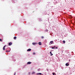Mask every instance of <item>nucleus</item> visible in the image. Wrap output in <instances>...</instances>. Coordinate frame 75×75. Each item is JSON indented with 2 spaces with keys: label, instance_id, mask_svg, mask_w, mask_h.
Returning a JSON list of instances; mask_svg holds the SVG:
<instances>
[{
  "label": "nucleus",
  "instance_id": "obj_1",
  "mask_svg": "<svg viewBox=\"0 0 75 75\" xmlns=\"http://www.w3.org/2000/svg\"><path fill=\"white\" fill-rule=\"evenodd\" d=\"M66 66H69V63H67L66 64H65Z\"/></svg>",
  "mask_w": 75,
  "mask_h": 75
},
{
  "label": "nucleus",
  "instance_id": "obj_2",
  "mask_svg": "<svg viewBox=\"0 0 75 75\" xmlns=\"http://www.w3.org/2000/svg\"><path fill=\"white\" fill-rule=\"evenodd\" d=\"M6 50L7 51H8V50H10V48L9 47H8L6 49Z\"/></svg>",
  "mask_w": 75,
  "mask_h": 75
},
{
  "label": "nucleus",
  "instance_id": "obj_3",
  "mask_svg": "<svg viewBox=\"0 0 75 75\" xmlns=\"http://www.w3.org/2000/svg\"><path fill=\"white\" fill-rule=\"evenodd\" d=\"M6 45L4 46L3 47V50H4V51H5V47H6Z\"/></svg>",
  "mask_w": 75,
  "mask_h": 75
},
{
  "label": "nucleus",
  "instance_id": "obj_4",
  "mask_svg": "<svg viewBox=\"0 0 75 75\" xmlns=\"http://www.w3.org/2000/svg\"><path fill=\"white\" fill-rule=\"evenodd\" d=\"M38 43H32L33 45H35L36 44H38Z\"/></svg>",
  "mask_w": 75,
  "mask_h": 75
},
{
  "label": "nucleus",
  "instance_id": "obj_5",
  "mask_svg": "<svg viewBox=\"0 0 75 75\" xmlns=\"http://www.w3.org/2000/svg\"><path fill=\"white\" fill-rule=\"evenodd\" d=\"M31 64V62H27V64Z\"/></svg>",
  "mask_w": 75,
  "mask_h": 75
},
{
  "label": "nucleus",
  "instance_id": "obj_6",
  "mask_svg": "<svg viewBox=\"0 0 75 75\" xmlns=\"http://www.w3.org/2000/svg\"><path fill=\"white\" fill-rule=\"evenodd\" d=\"M31 49H29L27 50V51H31Z\"/></svg>",
  "mask_w": 75,
  "mask_h": 75
},
{
  "label": "nucleus",
  "instance_id": "obj_7",
  "mask_svg": "<svg viewBox=\"0 0 75 75\" xmlns=\"http://www.w3.org/2000/svg\"><path fill=\"white\" fill-rule=\"evenodd\" d=\"M50 54L51 56H52V55H53V54H52V52H50Z\"/></svg>",
  "mask_w": 75,
  "mask_h": 75
},
{
  "label": "nucleus",
  "instance_id": "obj_8",
  "mask_svg": "<svg viewBox=\"0 0 75 75\" xmlns=\"http://www.w3.org/2000/svg\"><path fill=\"white\" fill-rule=\"evenodd\" d=\"M38 44L40 45H41L42 44H41V42H39L38 43Z\"/></svg>",
  "mask_w": 75,
  "mask_h": 75
},
{
  "label": "nucleus",
  "instance_id": "obj_9",
  "mask_svg": "<svg viewBox=\"0 0 75 75\" xmlns=\"http://www.w3.org/2000/svg\"><path fill=\"white\" fill-rule=\"evenodd\" d=\"M12 44V43L11 42H10L8 43L9 45H11Z\"/></svg>",
  "mask_w": 75,
  "mask_h": 75
},
{
  "label": "nucleus",
  "instance_id": "obj_10",
  "mask_svg": "<svg viewBox=\"0 0 75 75\" xmlns=\"http://www.w3.org/2000/svg\"><path fill=\"white\" fill-rule=\"evenodd\" d=\"M42 74H41V73H40L37 74V75H41Z\"/></svg>",
  "mask_w": 75,
  "mask_h": 75
},
{
  "label": "nucleus",
  "instance_id": "obj_11",
  "mask_svg": "<svg viewBox=\"0 0 75 75\" xmlns=\"http://www.w3.org/2000/svg\"><path fill=\"white\" fill-rule=\"evenodd\" d=\"M50 44H52V43H53V41H51L50 42Z\"/></svg>",
  "mask_w": 75,
  "mask_h": 75
},
{
  "label": "nucleus",
  "instance_id": "obj_12",
  "mask_svg": "<svg viewBox=\"0 0 75 75\" xmlns=\"http://www.w3.org/2000/svg\"><path fill=\"white\" fill-rule=\"evenodd\" d=\"M16 38H17V37L15 36L13 38V39H14V40H16Z\"/></svg>",
  "mask_w": 75,
  "mask_h": 75
},
{
  "label": "nucleus",
  "instance_id": "obj_13",
  "mask_svg": "<svg viewBox=\"0 0 75 75\" xmlns=\"http://www.w3.org/2000/svg\"><path fill=\"white\" fill-rule=\"evenodd\" d=\"M52 74L53 75H56V74H55V73H53Z\"/></svg>",
  "mask_w": 75,
  "mask_h": 75
},
{
  "label": "nucleus",
  "instance_id": "obj_14",
  "mask_svg": "<svg viewBox=\"0 0 75 75\" xmlns=\"http://www.w3.org/2000/svg\"><path fill=\"white\" fill-rule=\"evenodd\" d=\"M35 72L34 71H33L32 73V74H35Z\"/></svg>",
  "mask_w": 75,
  "mask_h": 75
},
{
  "label": "nucleus",
  "instance_id": "obj_15",
  "mask_svg": "<svg viewBox=\"0 0 75 75\" xmlns=\"http://www.w3.org/2000/svg\"><path fill=\"white\" fill-rule=\"evenodd\" d=\"M51 48H52V49H54V47H51Z\"/></svg>",
  "mask_w": 75,
  "mask_h": 75
},
{
  "label": "nucleus",
  "instance_id": "obj_16",
  "mask_svg": "<svg viewBox=\"0 0 75 75\" xmlns=\"http://www.w3.org/2000/svg\"><path fill=\"white\" fill-rule=\"evenodd\" d=\"M10 50H6V52H10Z\"/></svg>",
  "mask_w": 75,
  "mask_h": 75
},
{
  "label": "nucleus",
  "instance_id": "obj_17",
  "mask_svg": "<svg viewBox=\"0 0 75 75\" xmlns=\"http://www.w3.org/2000/svg\"><path fill=\"white\" fill-rule=\"evenodd\" d=\"M63 43H65V40H63Z\"/></svg>",
  "mask_w": 75,
  "mask_h": 75
},
{
  "label": "nucleus",
  "instance_id": "obj_18",
  "mask_svg": "<svg viewBox=\"0 0 75 75\" xmlns=\"http://www.w3.org/2000/svg\"><path fill=\"white\" fill-rule=\"evenodd\" d=\"M41 38L42 39H43V38H44V36H42L41 37Z\"/></svg>",
  "mask_w": 75,
  "mask_h": 75
},
{
  "label": "nucleus",
  "instance_id": "obj_19",
  "mask_svg": "<svg viewBox=\"0 0 75 75\" xmlns=\"http://www.w3.org/2000/svg\"><path fill=\"white\" fill-rule=\"evenodd\" d=\"M61 68H62V70H63V69H64V67H61Z\"/></svg>",
  "mask_w": 75,
  "mask_h": 75
},
{
  "label": "nucleus",
  "instance_id": "obj_20",
  "mask_svg": "<svg viewBox=\"0 0 75 75\" xmlns=\"http://www.w3.org/2000/svg\"><path fill=\"white\" fill-rule=\"evenodd\" d=\"M33 55H35V52H33Z\"/></svg>",
  "mask_w": 75,
  "mask_h": 75
},
{
  "label": "nucleus",
  "instance_id": "obj_21",
  "mask_svg": "<svg viewBox=\"0 0 75 75\" xmlns=\"http://www.w3.org/2000/svg\"><path fill=\"white\" fill-rule=\"evenodd\" d=\"M0 41H2V40L0 39Z\"/></svg>",
  "mask_w": 75,
  "mask_h": 75
},
{
  "label": "nucleus",
  "instance_id": "obj_22",
  "mask_svg": "<svg viewBox=\"0 0 75 75\" xmlns=\"http://www.w3.org/2000/svg\"><path fill=\"white\" fill-rule=\"evenodd\" d=\"M54 41H57V40H56Z\"/></svg>",
  "mask_w": 75,
  "mask_h": 75
},
{
  "label": "nucleus",
  "instance_id": "obj_23",
  "mask_svg": "<svg viewBox=\"0 0 75 75\" xmlns=\"http://www.w3.org/2000/svg\"><path fill=\"white\" fill-rule=\"evenodd\" d=\"M54 48H56V46H54Z\"/></svg>",
  "mask_w": 75,
  "mask_h": 75
},
{
  "label": "nucleus",
  "instance_id": "obj_24",
  "mask_svg": "<svg viewBox=\"0 0 75 75\" xmlns=\"http://www.w3.org/2000/svg\"><path fill=\"white\" fill-rule=\"evenodd\" d=\"M56 49H58V47H56Z\"/></svg>",
  "mask_w": 75,
  "mask_h": 75
},
{
  "label": "nucleus",
  "instance_id": "obj_25",
  "mask_svg": "<svg viewBox=\"0 0 75 75\" xmlns=\"http://www.w3.org/2000/svg\"><path fill=\"white\" fill-rule=\"evenodd\" d=\"M29 75H30V72L28 73Z\"/></svg>",
  "mask_w": 75,
  "mask_h": 75
},
{
  "label": "nucleus",
  "instance_id": "obj_26",
  "mask_svg": "<svg viewBox=\"0 0 75 75\" xmlns=\"http://www.w3.org/2000/svg\"><path fill=\"white\" fill-rule=\"evenodd\" d=\"M14 75H16V73H15V74H14Z\"/></svg>",
  "mask_w": 75,
  "mask_h": 75
},
{
  "label": "nucleus",
  "instance_id": "obj_27",
  "mask_svg": "<svg viewBox=\"0 0 75 75\" xmlns=\"http://www.w3.org/2000/svg\"><path fill=\"white\" fill-rule=\"evenodd\" d=\"M69 62H70V61H70V60H69Z\"/></svg>",
  "mask_w": 75,
  "mask_h": 75
},
{
  "label": "nucleus",
  "instance_id": "obj_28",
  "mask_svg": "<svg viewBox=\"0 0 75 75\" xmlns=\"http://www.w3.org/2000/svg\"><path fill=\"white\" fill-rule=\"evenodd\" d=\"M62 52H63V51H62Z\"/></svg>",
  "mask_w": 75,
  "mask_h": 75
},
{
  "label": "nucleus",
  "instance_id": "obj_29",
  "mask_svg": "<svg viewBox=\"0 0 75 75\" xmlns=\"http://www.w3.org/2000/svg\"><path fill=\"white\" fill-rule=\"evenodd\" d=\"M60 42H61V41H60Z\"/></svg>",
  "mask_w": 75,
  "mask_h": 75
},
{
  "label": "nucleus",
  "instance_id": "obj_30",
  "mask_svg": "<svg viewBox=\"0 0 75 75\" xmlns=\"http://www.w3.org/2000/svg\"><path fill=\"white\" fill-rule=\"evenodd\" d=\"M49 45H50V44H49Z\"/></svg>",
  "mask_w": 75,
  "mask_h": 75
}]
</instances>
